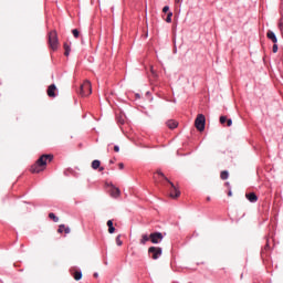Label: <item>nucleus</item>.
I'll return each instance as SVG.
<instances>
[{
    "label": "nucleus",
    "instance_id": "f257e3e1",
    "mask_svg": "<svg viewBox=\"0 0 283 283\" xmlns=\"http://www.w3.org/2000/svg\"><path fill=\"white\" fill-rule=\"evenodd\" d=\"M54 160V155H42L40 158L31 166V174H41V171H45V167H48V163H52Z\"/></svg>",
    "mask_w": 283,
    "mask_h": 283
},
{
    "label": "nucleus",
    "instance_id": "f03ea898",
    "mask_svg": "<svg viewBox=\"0 0 283 283\" xmlns=\"http://www.w3.org/2000/svg\"><path fill=\"white\" fill-rule=\"evenodd\" d=\"M49 45L53 52L59 50V34L55 30L49 32Z\"/></svg>",
    "mask_w": 283,
    "mask_h": 283
},
{
    "label": "nucleus",
    "instance_id": "7ed1b4c3",
    "mask_svg": "<svg viewBox=\"0 0 283 283\" xmlns=\"http://www.w3.org/2000/svg\"><path fill=\"white\" fill-rule=\"evenodd\" d=\"M80 94L82 96H90V94H92V82L85 80L80 86Z\"/></svg>",
    "mask_w": 283,
    "mask_h": 283
},
{
    "label": "nucleus",
    "instance_id": "20e7f679",
    "mask_svg": "<svg viewBox=\"0 0 283 283\" xmlns=\"http://www.w3.org/2000/svg\"><path fill=\"white\" fill-rule=\"evenodd\" d=\"M207 123V118L199 114L195 120V127L198 129V132H205V125Z\"/></svg>",
    "mask_w": 283,
    "mask_h": 283
},
{
    "label": "nucleus",
    "instance_id": "39448f33",
    "mask_svg": "<svg viewBox=\"0 0 283 283\" xmlns=\"http://www.w3.org/2000/svg\"><path fill=\"white\" fill-rule=\"evenodd\" d=\"M148 254L151 255L153 260H158L163 255V248L150 247L148 249Z\"/></svg>",
    "mask_w": 283,
    "mask_h": 283
},
{
    "label": "nucleus",
    "instance_id": "423d86ee",
    "mask_svg": "<svg viewBox=\"0 0 283 283\" xmlns=\"http://www.w3.org/2000/svg\"><path fill=\"white\" fill-rule=\"evenodd\" d=\"M165 237L163 235V232H153L150 233V242L153 244H160L163 242V239Z\"/></svg>",
    "mask_w": 283,
    "mask_h": 283
},
{
    "label": "nucleus",
    "instance_id": "0eeeda50",
    "mask_svg": "<svg viewBox=\"0 0 283 283\" xmlns=\"http://www.w3.org/2000/svg\"><path fill=\"white\" fill-rule=\"evenodd\" d=\"M168 185H170V198H180V190L174 185V182L169 181Z\"/></svg>",
    "mask_w": 283,
    "mask_h": 283
},
{
    "label": "nucleus",
    "instance_id": "6e6552de",
    "mask_svg": "<svg viewBox=\"0 0 283 283\" xmlns=\"http://www.w3.org/2000/svg\"><path fill=\"white\" fill-rule=\"evenodd\" d=\"M56 85L55 84H51L48 87L46 94L50 98H56Z\"/></svg>",
    "mask_w": 283,
    "mask_h": 283
},
{
    "label": "nucleus",
    "instance_id": "1a4fd4ad",
    "mask_svg": "<svg viewBox=\"0 0 283 283\" xmlns=\"http://www.w3.org/2000/svg\"><path fill=\"white\" fill-rule=\"evenodd\" d=\"M219 122L221 125H224V123H227V127H231L233 125V120L227 118V116L224 115L220 116Z\"/></svg>",
    "mask_w": 283,
    "mask_h": 283
},
{
    "label": "nucleus",
    "instance_id": "9d476101",
    "mask_svg": "<svg viewBox=\"0 0 283 283\" xmlns=\"http://www.w3.org/2000/svg\"><path fill=\"white\" fill-rule=\"evenodd\" d=\"M71 229H70V227H67V226H65V224H60L59 226V229H57V233H65L66 235L69 234V233H71Z\"/></svg>",
    "mask_w": 283,
    "mask_h": 283
},
{
    "label": "nucleus",
    "instance_id": "9b49d317",
    "mask_svg": "<svg viewBox=\"0 0 283 283\" xmlns=\"http://www.w3.org/2000/svg\"><path fill=\"white\" fill-rule=\"evenodd\" d=\"M72 277H74V280H76V282H78V280H82L83 277V272H81V270H73L71 271Z\"/></svg>",
    "mask_w": 283,
    "mask_h": 283
},
{
    "label": "nucleus",
    "instance_id": "f8f14e48",
    "mask_svg": "<svg viewBox=\"0 0 283 283\" xmlns=\"http://www.w3.org/2000/svg\"><path fill=\"white\" fill-rule=\"evenodd\" d=\"M266 36L270 41H272V43H277V36L275 35V32L269 30Z\"/></svg>",
    "mask_w": 283,
    "mask_h": 283
},
{
    "label": "nucleus",
    "instance_id": "ddd939ff",
    "mask_svg": "<svg viewBox=\"0 0 283 283\" xmlns=\"http://www.w3.org/2000/svg\"><path fill=\"white\" fill-rule=\"evenodd\" d=\"M245 198L249 202H258V195H255V192L247 193Z\"/></svg>",
    "mask_w": 283,
    "mask_h": 283
},
{
    "label": "nucleus",
    "instance_id": "4468645a",
    "mask_svg": "<svg viewBox=\"0 0 283 283\" xmlns=\"http://www.w3.org/2000/svg\"><path fill=\"white\" fill-rule=\"evenodd\" d=\"M166 125L169 129H176V127H178V122L169 119L166 122Z\"/></svg>",
    "mask_w": 283,
    "mask_h": 283
},
{
    "label": "nucleus",
    "instance_id": "2eb2a0df",
    "mask_svg": "<svg viewBox=\"0 0 283 283\" xmlns=\"http://www.w3.org/2000/svg\"><path fill=\"white\" fill-rule=\"evenodd\" d=\"M111 196H112V198H118V197L120 196V189H118V188H113V189L111 190Z\"/></svg>",
    "mask_w": 283,
    "mask_h": 283
},
{
    "label": "nucleus",
    "instance_id": "dca6fc26",
    "mask_svg": "<svg viewBox=\"0 0 283 283\" xmlns=\"http://www.w3.org/2000/svg\"><path fill=\"white\" fill-rule=\"evenodd\" d=\"M106 224L108 227V233H114L116 231V228H114V221L108 220Z\"/></svg>",
    "mask_w": 283,
    "mask_h": 283
},
{
    "label": "nucleus",
    "instance_id": "f3484780",
    "mask_svg": "<svg viewBox=\"0 0 283 283\" xmlns=\"http://www.w3.org/2000/svg\"><path fill=\"white\" fill-rule=\"evenodd\" d=\"M149 240H151V239H150V235H148V234H143V235H142V239H140V241H139V243L143 244V245H145V244H147V242H149Z\"/></svg>",
    "mask_w": 283,
    "mask_h": 283
},
{
    "label": "nucleus",
    "instance_id": "a211bd4d",
    "mask_svg": "<svg viewBox=\"0 0 283 283\" xmlns=\"http://www.w3.org/2000/svg\"><path fill=\"white\" fill-rule=\"evenodd\" d=\"M64 56H70V52H72V49L70 48V44L64 43Z\"/></svg>",
    "mask_w": 283,
    "mask_h": 283
},
{
    "label": "nucleus",
    "instance_id": "6ab92c4d",
    "mask_svg": "<svg viewBox=\"0 0 283 283\" xmlns=\"http://www.w3.org/2000/svg\"><path fill=\"white\" fill-rule=\"evenodd\" d=\"M101 167V160L95 159L92 161V169H98Z\"/></svg>",
    "mask_w": 283,
    "mask_h": 283
},
{
    "label": "nucleus",
    "instance_id": "aec40b11",
    "mask_svg": "<svg viewBox=\"0 0 283 283\" xmlns=\"http://www.w3.org/2000/svg\"><path fill=\"white\" fill-rule=\"evenodd\" d=\"M221 180H228L229 179V171L222 170L220 174Z\"/></svg>",
    "mask_w": 283,
    "mask_h": 283
},
{
    "label": "nucleus",
    "instance_id": "412c9836",
    "mask_svg": "<svg viewBox=\"0 0 283 283\" xmlns=\"http://www.w3.org/2000/svg\"><path fill=\"white\" fill-rule=\"evenodd\" d=\"M49 218L50 220H53V222H59V217H56V214H54L53 212L49 213Z\"/></svg>",
    "mask_w": 283,
    "mask_h": 283
},
{
    "label": "nucleus",
    "instance_id": "4be33fe9",
    "mask_svg": "<svg viewBox=\"0 0 283 283\" xmlns=\"http://www.w3.org/2000/svg\"><path fill=\"white\" fill-rule=\"evenodd\" d=\"M174 17V12H168L166 18V23H171V18Z\"/></svg>",
    "mask_w": 283,
    "mask_h": 283
},
{
    "label": "nucleus",
    "instance_id": "5701e85b",
    "mask_svg": "<svg viewBox=\"0 0 283 283\" xmlns=\"http://www.w3.org/2000/svg\"><path fill=\"white\" fill-rule=\"evenodd\" d=\"M157 174H158V176H161V178H164V180H166V182H171V181L169 180V178H167V177L165 176V174H163V171L158 170Z\"/></svg>",
    "mask_w": 283,
    "mask_h": 283
},
{
    "label": "nucleus",
    "instance_id": "b1692460",
    "mask_svg": "<svg viewBox=\"0 0 283 283\" xmlns=\"http://www.w3.org/2000/svg\"><path fill=\"white\" fill-rule=\"evenodd\" d=\"M116 244L117 247H123V240H120V234L116 237Z\"/></svg>",
    "mask_w": 283,
    "mask_h": 283
},
{
    "label": "nucleus",
    "instance_id": "393cba45",
    "mask_svg": "<svg viewBox=\"0 0 283 283\" xmlns=\"http://www.w3.org/2000/svg\"><path fill=\"white\" fill-rule=\"evenodd\" d=\"M72 34H73V36H74L75 39H78V36H80V32L77 31V29H73V30H72Z\"/></svg>",
    "mask_w": 283,
    "mask_h": 283
},
{
    "label": "nucleus",
    "instance_id": "a878e982",
    "mask_svg": "<svg viewBox=\"0 0 283 283\" xmlns=\"http://www.w3.org/2000/svg\"><path fill=\"white\" fill-rule=\"evenodd\" d=\"M272 52H274V54L277 53V45H276V43H274V45L272 48Z\"/></svg>",
    "mask_w": 283,
    "mask_h": 283
},
{
    "label": "nucleus",
    "instance_id": "bb28decb",
    "mask_svg": "<svg viewBox=\"0 0 283 283\" xmlns=\"http://www.w3.org/2000/svg\"><path fill=\"white\" fill-rule=\"evenodd\" d=\"M163 12H165V13L169 12V6H165V7L163 8Z\"/></svg>",
    "mask_w": 283,
    "mask_h": 283
},
{
    "label": "nucleus",
    "instance_id": "cd10ccee",
    "mask_svg": "<svg viewBox=\"0 0 283 283\" xmlns=\"http://www.w3.org/2000/svg\"><path fill=\"white\" fill-rule=\"evenodd\" d=\"M118 168H119V169H125V164L119 163V164H118Z\"/></svg>",
    "mask_w": 283,
    "mask_h": 283
},
{
    "label": "nucleus",
    "instance_id": "c85d7f7f",
    "mask_svg": "<svg viewBox=\"0 0 283 283\" xmlns=\"http://www.w3.org/2000/svg\"><path fill=\"white\" fill-rule=\"evenodd\" d=\"M114 151H116V153L120 151V147L114 146Z\"/></svg>",
    "mask_w": 283,
    "mask_h": 283
},
{
    "label": "nucleus",
    "instance_id": "c756f323",
    "mask_svg": "<svg viewBox=\"0 0 283 283\" xmlns=\"http://www.w3.org/2000/svg\"><path fill=\"white\" fill-rule=\"evenodd\" d=\"M98 171H105V168L99 166Z\"/></svg>",
    "mask_w": 283,
    "mask_h": 283
},
{
    "label": "nucleus",
    "instance_id": "7c9ffc66",
    "mask_svg": "<svg viewBox=\"0 0 283 283\" xmlns=\"http://www.w3.org/2000/svg\"><path fill=\"white\" fill-rule=\"evenodd\" d=\"M228 196L229 197L233 196V192L231 190H229Z\"/></svg>",
    "mask_w": 283,
    "mask_h": 283
},
{
    "label": "nucleus",
    "instance_id": "2f4dec72",
    "mask_svg": "<svg viewBox=\"0 0 283 283\" xmlns=\"http://www.w3.org/2000/svg\"><path fill=\"white\" fill-rule=\"evenodd\" d=\"M115 160L114 159H111L109 160V165H114Z\"/></svg>",
    "mask_w": 283,
    "mask_h": 283
},
{
    "label": "nucleus",
    "instance_id": "473e14b6",
    "mask_svg": "<svg viewBox=\"0 0 283 283\" xmlns=\"http://www.w3.org/2000/svg\"><path fill=\"white\" fill-rule=\"evenodd\" d=\"M94 277H98V273H94Z\"/></svg>",
    "mask_w": 283,
    "mask_h": 283
},
{
    "label": "nucleus",
    "instance_id": "72a5a7b5",
    "mask_svg": "<svg viewBox=\"0 0 283 283\" xmlns=\"http://www.w3.org/2000/svg\"><path fill=\"white\" fill-rule=\"evenodd\" d=\"M175 3H180V0H175Z\"/></svg>",
    "mask_w": 283,
    "mask_h": 283
},
{
    "label": "nucleus",
    "instance_id": "f704fd0d",
    "mask_svg": "<svg viewBox=\"0 0 283 283\" xmlns=\"http://www.w3.org/2000/svg\"><path fill=\"white\" fill-rule=\"evenodd\" d=\"M226 186L229 187V182H226Z\"/></svg>",
    "mask_w": 283,
    "mask_h": 283
},
{
    "label": "nucleus",
    "instance_id": "c9c22d12",
    "mask_svg": "<svg viewBox=\"0 0 283 283\" xmlns=\"http://www.w3.org/2000/svg\"><path fill=\"white\" fill-rule=\"evenodd\" d=\"M207 200H211V198L208 197Z\"/></svg>",
    "mask_w": 283,
    "mask_h": 283
}]
</instances>
